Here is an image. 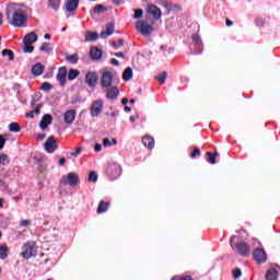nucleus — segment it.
<instances>
[{
    "label": "nucleus",
    "mask_w": 280,
    "mask_h": 280,
    "mask_svg": "<svg viewBox=\"0 0 280 280\" xmlns=\"http://www.w3.org/2000/svg\"><path fill=\"white\" fill-rule=\"evenodd\" d=\"M28 14L30 8L24 4L13 3L7 8V19L13 27H25Z\"/></svg>",
    "instance_id": "nucleus-1"
},
{
    "label": "nucleus",
    "mask_w": 280,
    "mask_h": 280,
    "mask_svg": "<svg viewBox=\"0 0 280 280\" xmlns=\"http://www.w3.org/2000/svg\"><path fill=\"white\" fill-rule=\"evenodd\" d=\"M230 246L233 248V250H236L238 255L242 257H248L250 255V246L248 243L241 241L238 243H235V236H232L230 238Z\"/></svg>",
    "instance_id": "nucleus-2"
},
{
    "label": "nucleus",
    "mask_w": 280,
    "mask_h": 280,
    "mask_svg": "<svg viewBox=\"0 0 280 280\" xmlns=\"http://www.w3.org/2000/svg\"><path fill=\"white\" fill-rule=\"evenodd\" d=\"M101 85L103 89H108L115 82V72L108 68L101 70Z\"/></svg>",
    "instance_id": "nucleus-3"
},
{
    "label": "nucleus",
    "mask_w": 280,
    "mask_h": 280,
    "mask_svg": "<svg viewBox=\"0 0 280 280\" xmlns=\"http://www.w3.org/2000/svg\"><path fill=\"white\" fill-rule=\"evenodd\" d=\"M38 40V35L36 33L31 32L27 35H25L23 39V51L24 54H32L34 51V43Z\"/></svg>",
    "instance_id": "nucleus-4"
},
{
    "label": "nucleus",
    "mask_w": 280,
    "mask_h": 280,
    "mask_svg": "<svg viewBox=\"0 0 280 280\" xmlns=\"http://www.w3.org/2000/svg\"><path fill=\"white\" fill-rule=\"evenodd\" d=\"M136 30L142 34V36H150V34L154 32V27L147 21H138L136 23Z\"/></svg>",
    "instance_id": "nucleus-5"
},
{
    "label": "nucleus",
    "mask_w": 280,
    "mask_h": 280,
    "mask_svg": "<svg viewBox=\"0 0 280 280\" xmlns=\"http://www.w3.org/2000/svg\"><path fill=\"white\" fill-rule=\"evenodd\" d=\"M63 185H70V187H75L80 183V177L75 173H69L67 176H63L61 179Z\"/></svg>",
    "instance_id": "nucleus-6"
},
{
    "label": "nucleus",
    "mask_w": 280,
    "mask_h": 280,
    "mask_svg": "<svg viewBox=\"0 0 280 280\" xmlns=\"http://www.w3.org/2000/svg\"><path fill=\"white\" fill-rule=\"evenodd\" d=\"M34 253H36V245L34 243H27L23 246L21 255L24 259H30Z\"/></svg>",
    "instance_id": "nucleus-7"
},
{
    "label": "nucleus",
    "mask_w": 280,
    "mask_h": 280,
    "mask_svg": "<svg viewBox=\"0 0 280 280\" xmlns=\"http://www.w3.org/2000/svg\"><path fill=\"white\" fill-rule=\"evenodd\" d=\"M44 148L48 154H54L56 150H58V144L56 143V138L54 136H50L46 142L44 143Z\"/></svg>",
    "instance_id": "nucleus-8"
},
{
    "label": "nucleus",
    "mask_w": 280,
    "mask_h": 280,
    "mask_svg": "<svg viewBox=\"0 0 280 280\" xmlns=\"http://www.w3.org/2000/svg\"><path fill=\"white\" fill-rule=\"evenodd\" d=\"M253 256L257 264H266V261L268 259V255L266 254V250H264L261 248H256L254 250Z\"/></svg>",
    "instance_id": "nucleus-9"
},
{
    "label": "nucleus",
    "mask_w": 280,
    "mask_h": 280,
    "mask_svg": "<svg viewBox=\"0 0 280 280\" xmlns=\"http://www.w3.org/2000/svg\"><path fill=\"white\" fill-rule=\"evenodd\" d=\"M107 174L110 178H119L121 176V166L119 164H112L107 167Z\"/></svg>",
    "instance_id": "nucleus-10"
},
{
    "label": "nucleus",
    "mask_w": 280,
    "mask_h": 280,
    "mask_svg": "<svg viewBox=\"0 0 280 280\" xmlns=\"http://www.w3.org/2000/svg\"><path fill=\"white\" fill-rule=\"evenodd\" d=\"M103 108H104V102L95 101L91 107L92 117H97V115H100V113H102Z\"/></svg>",
    "instance_id": "nucleus-11"
},
{
    "label": "nucleus",
    "mask_w": 280,
    "mask_h": 280,
    "mask_svg": "<svg viewBox=\"0 0 280 280\" xmlns=\"http://www.w3.org/2000/svg\"><path fill=\"white\" fill-rule=\"evenodd\" d=\"M97 80H100L97 72H88L85 75V81L89 86H97Z\"/></svg>",
    "instance_id": "nucleus-12"
},
{
    "label": "nucleus",
    "mask_w": 280,
    "mask_h": 280,
    "mask_svg": "<svg viewBox=\"0 0 280 280\" xmlns=\"http://www.w3.org/2000/svg\"><path fill=\"white\" fill-rule=\"evenodd\" d=\"M148 13L152 14L153 19H155L156 21H159V19H161L162 16L161 9L154 4L149 5Z\"/></svg>",
    "instance_id": "nucleus-13"
},
{
    "label": "nucleus",
    "mask_w": 280,
    "mask_h": 280,
    "mask_svg": "<svg viewBox=\"0 0 280 280\" xmlns=\"http://www.w3.org/2000/svg\"><path fill=\"white\" fill-rule=\"evenodd\" d=\"M51 121H54V118L51 117V115H49V114L44 115L39 122L40 129L45 130V128H47V126H50Z\"/></svg>",
    "instance_id": "nucleus-14"
},
{
    "label": "nucleus",
    "mask_w": 280,
    "mask_h": 280,
    "mask_svg": "<svg viewBox=\"0 0 280 280\" xmlns=\"http://www.w3.org/2000/svg\"><path fill=\"white\" fill-rule=\"evenodd\" d=\"M117 97H119V89H117V86H113L107 90L106 92L107 100H117Z\"/></svg>",
    "instance_id": "nucleus-15"
},
{
    "label": "nucleus",
    "mask_w": 280,
    "mask_h": 280,
    "mask_svg": "<svg viewBox=\"0 0 280 280\" xmlns=\"http://www.w3.org/2000/svg\"><path fill=\"white\" fill-rule=\"evenodd\" d=\"M63 119L66 124H73L75 121V110L69 109L63 114Z\"/></svg>",
    "instance_id": "nucleus-16"
},
{
    "label": "nucleus",
    "mask_w": 280,
    "mask_h": 280,
    "mask_svg": "<svg viewBox=\"0 0 280 280\" xmlns=\"http://www.w3.org/2000/svg\"><path fill=\"white\" fill-rule=\"evenodd\" d=\"M57 80L60 82L61 86H65V82H67V68L59 69Z\"/></svg>",
    "instance_id": "nucleus-17"
},
{
    "label": "nucleus",
    "mask_w": 280,
    "mask_h": 280,
    "mask_svg": "<svg viewBox=\"0 0 280 280\" xmlns=\"http://www.w3.org/2000/svg\"><path fill=\"white\" fill-rule=\"evenodd\" d=\"M79 0H67L66 10L67 12H75L78 10Z\"/></svg>",
    "instance_id": "nucleus-18"
},
{
    "label": "nucleus",
    "mask_w": 280,
    "mask_h": 280,
    "mask_svg": "<svg viewBox=\"0 0 280 280\" xmlns=\"http://www.w3.org/2000/svg\"><path fill=\"white\" fill-rule=\"evenodd\" d=\"M115 32V24H107L106 31L101 33V38H108Z\"/></svg>",
    "instance_id": "nucleus-19"
},
{
    "label": "nucleus",
    "mask_w": 280,
    "mask_h": 280,
    "mask_svg": "<svg viewBox=\"0 0 280 280\" xmlns=\"http://www.w3.org/2000/svg\"><path fill=\"white\" fill-rule=\"evenodd\" d=\"M142 143L145 148H148L149 150H152V148H154V138L150 136H144L142 138Z\"/></svg>",
    "instance_id": "nucleus-20"
},
{
    "label": "nucleus",
    "mask_w": 280,
    "mask_h": 280,
    "mask_svg": "<svg viewBox=\"0 0 280 280\" xmlns=\"http://www.w3.org/2000/svg\"><path fill=\"white\" fill-rule=\"evenodd\" d=\"M43 71H45V66H43L42 63H36L32 68L33 75H43Z\"/></svg>",
    "instance_id": "nucleus-21"
},
{
    "label": "nucleus",
    "mask_w": 280,
    "mask_h": 280,
    "mask_svg": "<svg viewBox=\"0 0 280 280\" xmlns=\"http://www.w3.org/2000/svg\"><path fill=\"white\" fill-rule=\"evenodd\" d=\"M90 56L92 60H100V58H102V51L97 47H92Z\"/></svg>",
    "instance_id": "nucleus-22"
},
{
    "label": "nucleus",
    "mask_w": 280,
    "mask_h": 280,
    "mask_svg": "<svg viewBox=\"0 0 280 280\" xmlns=\"http://www.w3.org/2000/svg\"><path fill=\"white\" fill-rule=\"evenodd\" d=\"M97 38H100V35L97 33L91 31L85 32V40H88L89 43L97 40Z\"/></svg>",
    "instance_id": "nucleus-23"
},
{
    "label": "nucleus",
    "mask_w": 280,
    "mask_h": 280,
    "mask_svg": "<svg viewBox=\"0 0 280 280\" xmlns=\"http://www.w3.org/2000/svg\"><path fill=\"white\" fill-rule=\"evenodd\" d=\"M39 51H45L46 54H49L50 51H54V46L50 43H43L39 47Z\"/></svg>",
    "instance_id": "nucleus-24"
},
{
    "label": "nucleus",
    "mask_w": 280,
    "mask_h": 280,
    "mask_svg": "<svg viewBox=\"0 0 280 280\" xmlns=\"http://www.w3.org/2000/svg\"><path fill=\"white\" fill-rule=\"evenodd\" d=\"M109 202L101 201L97 208V213H105V211H108Z\"/></svg>",
    "instance_id": "nucleus-25"
},
{
    "label": "nucleus",
    "mask_w": 280,
    "mask_h": 280,
    "mask_svg": "<svg viewBox=\"0 0 280 280\" xmlns=\"http://www.w3.org/2000/svg\"><path fill=\"white\" fill-rule=\"evenodd\" d=\"M132 79V68H127L124 72H122V80L125 82H128L129 80Z\"/></svg>",
    "instance_id": "nucleus-26"
},
{
    "label": "nucleus",
    "mask_w": 280,
    "mask_h": 280,
    "mask_svg": "<svg viewBox=\"0 0 280 280\" xmlns=\"http://www.w3.org/2000/svg\"><path fill=\"white\" fill-rule=\"evenodd\" d=\"M60 1L61 0H48V8H51L52 10H58L60 8Z\"/></svg>",
    "instance_id": "nucleus-27"
},
{
    "label": "nucleus",
    "mask_w": 280,
    "mask_h": 280,
    "mask_svg": "<svg viewBox=\"0 0 280 280\" xmlns=\"http://www.w3.org/2000/svg\"><path fill=\"white\" fill-rule=\"evenodd\" d=\"M80 75V71L75 69H70L68 72V80H75Z\"/></svg>",
    "instance_id": "nucleus-28"
},
{
    "label": "nucleus",
    "mask_w": 280,
    "mask_h": 280,
    "mask_svg": "<svg viewBox=\"0 0 280 280\" xmlns=\"http://www.w3.org/2000/svg\"><path fill=\"white\" fill-rule=\"evenodd\" d=\"M10 132H21V126L18 122H11L9 125Z\"/></svg>",
    "instance_id": "nucleus-29"
},
{
    "label": "nucleus",
    "mask_w": 280,
    "mask_h": 280,
    "mask_svg": "<svg viewBox=\"0 0 280 280\" xmlns=\"http://www.w3.org/2000/svg\"><path fill=\"white\" fill-rule=\"evenodd\" d=\"M155 80H158L160 84H165V80H167V72H162L161 74L156 75Z\"/></svg>",
    "instance_id": "nucleus-30"
},
{
    "label": "nucleus",
    "mask_w": 280,
    "mask_h": 280,
    "mask_svg": "<svg viewBox=\"0 0 280 280\" xmlns=\"http://www.w3.org/2000/svg\"><path fill=\"white\" fill-rule=\"evenodd\" d=\"M8 257V246L2 245L0 247V259H5Z\"/></svg>",
    "instance_id": "nucleus-31"
},
{
    "label": "nucleus",
    "mask_w": 280,
    "mask_h": 280,
    "mask_svg": "<svg viewBox=\"0 0 280 280\" xmlns=\"http://www.w3.org/2000/svg\"><path fill=\"white\" fill-rule=\"evenodd\" d=\"M88 180L89 183H97V173L95 171L90 172Z\"/></svg>",
    "instance_id": "nucleus-32"
},
{
    "label": "nucleus",
    "mask_w": 280,
    "mask_h": 280,
    "mask_svg": "<svg viewBox=\"0 0 280 280\" xmlns=\"http://www.w3.org/2000/svg\"><path fill=\"white\" fill-rule=\"evenodd\" d=\"M2 56L8 57L9 60H14V54H12V50H9V49L2 50Z\"/></svg>",
    "instance_id": "nucleus-33"
},
{
    "label": "nucleus",
    "mask_w": 280,
    "mask_h": 280,
    "mask_svg": "<svg viewBox=\"0 0 280 280\" xmlns=\"http://www.w3.org/2000/svg\"><path fill=\"white\" fill-rule=\"evenodd\" d=\"M208 154V156H209V162L211 163V165H215V159H217V156H218V153H211V152H208L207 153Z\"/></svg>",
    "instance_id": "nucleus-34"
},
{
    "label": "nucleus",
    "mask_w": 280,
    "mask_h": 280,
    "mask_svg": "<svg viewBox=\"0 0 280 280\" xmlns=\"http://www.w3.org/2000/svg\"><path fill=\"white\" fill-rule=\"evenodd\" d=\"M66 59L68 60V62L75 65V62H78V55L68 56Z\"/></svg>",
    "instance_id": "nucleus-35"
},
{
    "label": "nucleus",
    "mask_w": 280,
    "mask_h": 280,
    "mask_svg": "<svg viewBox=\"0 0 280 280\" xmlns=\"http://www.w3.org/2000/svg\"><path fill=\"white\" fill-rule=\"evenodd\" d=\"M8 163H9L8 155L1 154L0 155V165H8Z\"/></svg>",
    "instance_id": "nucleus-36"
},
{
    "label": "nucleus",
    "mask_w": 280,
    "mask_h": 280,
    "mask_svg": "<svg viewBox=\"0 0 280 280\" xmlns=\"http://www.w3.org/2000/svg\"><path fill=\"white\" fill-rule=\"evenodd\" d=\"M40 90H42V91H45V92L51 91V84H49V82H44V83L42 84Z\"/></svg>",
    "instance_id": "nucleus-37"
},
{
    "label": "nucleus",
    "mask_w": 280,
    "mask_h": 280,
    "mask_svg": "<svg viewBox=\"0 0 280 280\" xmlns=\"http://www.w3.org/2000/svg\"><path fill=\"white\" fill-rule=\"evenodd\" d=\"M141 16H143V10H141V9H136V10H135L133 19H141Z\"/></svg>",
    "instance_id": "nucleus-38"
},
{
    "label": "nucleus",
    "mask_w": 280,
    "mask_h": 280,
    "mask_svg": "<svg viewBox=\"0 0 280 280\" xmlns=\"http://www.w3.org/2000/svg\"><path fill=\"white\" fill-rule=\"evenodd\" d=\"M113 47L114 49H119V47H121L124 45V39H119L118 44L116 42H113Z\"/></svg>",
    "instance_id": "nucleus-39"
},
{
    "label": "nucleus",
    "mask_w": 280,
    "mask_h": 280,
    "mask_svg": "<svg viewBox=\"0 0 280 280\" xmlns=\"http://www.w3.org/2000/svg\"><path fill=\"white\" fill-rule=\"evenodd\" d=\"M233 277H234V279H240V277H242V270L234 269L233 270Z\"/></svg>",
    "instance_id": "nucleus-40"
},
{
    "label": "nucleus",
    "mask_w": 280,
    "mask_h": 280,
    "mask_svg": "<svg viewBox=\"0 0 280 280\" xmlns=\"http://www.w3.org/2000/svg\"><path fill=\"white\" fill-rule=\"evenodd\" d=\"M103 145H104V148H110V145H113V142H110V140L108 138H104Z\"/></svg>",
    "instance_id": "nucleus-41"
},
{
    "label": "nucleus",
    "mask_w": 280,
    "mask_h": 280,
    "mask_svg": "<svg viewBox=\"0 0 280 280\" xmlns=\"http://www.w3.org/2000/svg\"><path fill=\"white\" fill-rule=\"evenodd\" d=\"M94 12L96 14H100V12H104V7L102 4H97L95 8H94Z\"/></svg>",
    "instance_id": "nucleus-42"
},
{
    "label": "nucleus",
    "mask_w": 280,
    "mask_h": 280,
    "mask_svg": "<svg viewBox=\"0 0 280 280\" xmlns=\"http://www.w3.org/2000/svg\"><path fill=\"white\" fill-rule=\"evenodd\" d=\"M196 156H200V149L196 148L191 152V159H196Z\"/></svg>",
    "instance_id": "nucleus-43"
},
{
    "label": "nucleus",
    "mask_w": 280,
    "mask_h": 280,
    "mask_svg": "<svg viewBox=\"0 0 280 280\" xmlns=\"http://www.w3.org/2000/svg\"><path fill=\"white\" fill-rule=\"evenodd\" d=\"M192 40L196 43V45H202V40H200V36L198 35H194Z\"/></svg>",
    "instance_id": "nucleus-44"
},
{
    "label": "nucleus",
    "mask_w": 280,
    "mask_h": 280,
    "mask_svg": "<svg viewBox=\"0 0 280 280\" xmlns=\"http://www.w3.org/2000/svg\"><path fill=\"white\" fill-rule=\"evenodd\" d=\"M30 224H32V221L30 220H22L20 222V226H30Z\"/></svg>",
    "instance_id": "nucleus-45"
},
{
    "label": "nucleus",
    "mask_w": 280,
    "mask_h": 280,
    "mask_svg": "<svg viewBox=\"0 0 280 280\" xmlns=\"http://www.w3.org/2000/svg\"><path fill=\"white\" fill-rule=\"evenodd\" d=\"M80 152H82V148L78 147L74 152H71V156H78V154H80Z\"/></svg>",
    "instance_id": "nucleus-46"
},
{
    "label": "nucleus",
    "mask_w": 280,
    "mask_h": 280,
    "mask_svg": "<svg viewBox=\"0 0 280 280\" xmlns=\"http://www.w3.org/2000/svg\"><path fill=\"white\" fill-rule=\"evenodd\" d=\"M5 145V138H3L2 135H0V150Z\"/></svg>",
    "instance_id": "nucleus-47"
},
{
    "label": "nucleus",
    "mask_w": 280,
    "mask_h": 280,
    "mask_svg": "<svg viewBox=\"0 0 280 280\" xmlns=\"http://www.w3.org/2000/svg\"><path fill=\"white\" fill-rule=\"evenodd\" d=\"M95 152H102V144L96 143L94 147Z\"/></svg>",
    "instance_id": "nucleus-48"
},
{
    "label": "nucleus",
    "mask_w": 280,
    "mask_h": 280,
    "mask_svg": "<svg viewBox=\"0 0 280 280\" xmlns=\"http://www.w3.org/2000/svg\"><path fill=\"white\" fill-rule=\"evenodd\" d=\"M113 3H115L116 5H121V3H124V0H113Z\"/></svg>",
    "instance_id": "nucleus-49"
},
{
    "label": "nucleus",
    "mask_w": 280,
    "mask_h": 280,
    "mask_svg": "<svg viewBox=\"0 0 280 280\" xmlns=\"http://www.w3.org/2000/svg\"><path fill=\"white\" fill-rule=\"evenodd\" d=\"M45 133H39L37 135V139H39V141H43V139H45Z\"/></svg>",
    "instance_id": "nucleus-50"
},
{
    "label": "nucleus",
    "mask_w": 280,
    "mask_h": 280,
    "mask_svg": "<svg viewBox=\"0 0 280 280\" xmlns=\"http://www.w3.org/2000/svg\"><path fill=\"white\" fill-rule=\"evenodd\" d=\"M65 163H67L65 158L59 159V165H65Z\"/></svg>",
    "instance_id": "nucleus-51"
},
{
    "label": "nucleus",
    "mask_w": 280,
    "mask_h": 280,
    "mask_svg": "<svg viewBox=\"0 0 280 280\" xmlns=\"http://www.w3.org/2000/svg\"><path fill=\"white\" fill-rule=\"evenodd\" d=\"M114 56L117 58H124V52H115Z\"/></svg>",
    "instance_id": "nucleus-52"
},
{
    "label": "nucleus",
    "mask_w": 280,
    "mask_h": 280,
    "mask_svg": "<svg viewBox=\"0 0 280 280\" xmlns=\"http://www.w3.org/2000/svg\"><path fill=\"white\" fill-rule=\"evenodd\" d=\"M112 65H115L116 67L119 66V60H117V59H112Z\"/></svg>",
    "instance_id": "nucleus-53"
},
{
    "label": "nucleus",
    "mask_w": 280,
    "mask_h": 280,
    "mask_svg": "<svg viewBox=\"0 0 280 280\" xmlns=\"http://www.w3.org/2000/svg\"><path fill=\"white\" fill-rule=\"evenodd\" d=\"M225 23H226L228 27H231V25H233V21H231V20H229V19L226 20Z\"/></svg>",
    "instance_id": "nucleus-54"
},
{
    "label": "nucleus",
    "mask_w": 280,
    "mask_h": 280,
    "mask_svg": "<svg viewBox=\"0 0 280 280\" xmlns=\"http://www.w3.org/2000/svg\"><path fill=\"white\" fill-rule=\"evenodd\" d=\"M44 38H45V40H51V35L46 34V35H44Z\"/></svg>",
    "instance_id": "nucleus-55"
},
{
    "label": "nucleus",
    "mask_w": 280,
    "mask_h": 280,
    "mask_svg": "<svg viewBox=\"0 0 280 280\" xmlns=\"http://www.w3.org/2000/svg\"><path fill=\"white\" fill-rule=\"evenodd\" d=\"M26 117L34 118V112L32 110L31 113H27V114H26Z\"/></svg>",
    "instance_id": "nucleus-56"
},
{
    "label": "nucleus",
    "mask_w": 280,
    "mask_h": 280,
    "mask_svg": "<svg viewBox=\"0 0 280 280\" xmlns=\"http://www.w3.org/2000/svg\"><path fill=\"white\" fill-rule=\"evenodd\" d=\"M34 115H40V109L36 108L35 110H33Z\"/></svg>",
    "instance_id": "nucleus-57"
},
{
    "label": "nucleus",
    "mask_w": 280,
    "mask_h": 280,
    "mask_svg": "<svg viewBox=\"0 0 280 280\" xmlns=\"http://www.w3.org/2000/svg\"><path fill=\"white\" fill-rule=\"evenodd\" d=\"M125 110H126V113H130L132 109L128 106H125Z\"/></svg>",
    "instance_id": "nucleus-58"
},
{
    "label": "nucleus",
    "mask_w": 280,
    "mask_h": 280,
    "mask_svg": "<svg viewBox=\"0 0 280 280\" xmlns=\"http://www.w3.org/2000/svg\"><path fill=\"white\" fill-rule=\"evenodd\" d=\"M0 25H3V15L0 13Z\"/></svg>",
    "instance_id": "nucleus-59"
},
{
    "label": "nucleus",
    "mask_w": 280,
    "mask_h": 280,
    "mask_svg": "<svg viewBox=\"0 0 280 280\" xmlns=\"http://www.w3.org/2000/svg\"><path fill=\"white\" fill-rule=\"evenodd\" d=\"M122 104L124 105L128 104V98H122Z\"/></svg>",
    "instance_id": "nucleus-60"
},
{
    "label": "nucleus",
    "mask_w": 280,
    "mask_h": 280,
    "mask_svg": "<svg viewBox=\"0 0 280 280\" xmlns=\"http://www.w3.org/2000/svg\"><path fill=\"white\" fill-rule=\"evenodd\" d=\"M112 141L114 145H117V139L114 138Z\"/></svg>",
    "instance_id": "nucleus-61"
},
{
    "label": "nucleus",
    "mask_w": 280,
    "mask_h": 280,
    "mask_svg": "<svg viewBox=\"0 0 280 280\" xmlns=\"http://www.w3.org/2000/svg\"><path fill=\"white\" fill-rule=\"evenodd\" d=\"M129 119H130L131 122H135V116H130Z\"/></svg>",
    "instance_id": "nucleus-62"
},
{
    "label": "nucleus",
    "mask_w": 280,
    "mask_h": 280,
    "mask_svg": "<svg viewBox=\"0 0 280 280\" xmlns=\"http://www.w3.org/2000/svg\"><path fill=\"white\" fill-rule=\"evenodd\" d=\"M3 207V199L0 198V208Z\"/></svg>",
    "instance_id": "nucleus-63"
},
{
    "label": "nucleus",
    "mask_w": 280,
    "mask_h": 280,
    "mask_svg": "<svg viewBox=\"0 0 280 280\" xmlns=\"http://www.w3.org/2000/svg\"><path fill=\"white\" fill-rule=\"evenodd\" d=\"M13 200H15V201L18 202V200H19V197H13Z\"/></svg>",
    "instance_id": "nucleus-64"
}]
</instances>
